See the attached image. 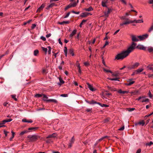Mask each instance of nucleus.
Returning a JSON list of instances; mask_svg holds the SVG:
<instances>
[{"mask_svg": "<svg viewBox=\"0 0 153 153\" xmlns=\"http://www.w3.org/2000/svg\"><path fill=\"white\" fill-rule=\"evenodd\" d=\"M139 65V63L138 62H136L134 64L131 65V66L128 67V68L129 69H134L137 67Z\"/></svg>", "mask_w": 153, "mask_h": 153, "instance_id": "nucleus-4", "label": "nucleus"}, {"mask_svg": "<svg viewBox=\"0 0 153 153\" xmlns=\"http://www.w3.org/2000/svg\"><path fill=\"white\" fill-rule=\"evenodd\" d=\"M148 95L149 97L150 98H152L153 96V95L151 94V92L150 91H149L148 93Z\"/></svg>", "mask_w": 153, "mask_h": 153, "instance_id": "nucleus-38", "label": "nucleus"}, {"mask_svg": "<svg viewBox=\"0 0 153 153\" xmlns=\"http://www.w3.org/2000/svg\"><path fill=\"white\" fill-rule=\"evenodd\" d=\"M132 40L133 42H137L139 41L137 37V38L135 36L132 35L131 36Z\"/></svg>", "mask_w": 153, "mask_h": 153, "instance_id": "nucleus-13", "label": "nucleus"}, {"mask_svg": "<svg viewBox=\"0 0 153 153\" xmlns=\"http://www.w3.org/2000/svg\"><path fill=\"white\" fill-rule=\"evenodd\" d=\"M29 131L27 130H24L21 132L19 134L20 135H22L28 132Z\"/></svg>", "mask_w": 153, "mask_h": 153, "instance_id": "nucleus-22", "label": "nucleus"}, {"mask_svg": "<svg viewBox=\"0 0 153 153\" xmlns=\"http://www.w3.org/2000/svg\"><path fill=\"white\" fill-rule=\"evenodd\" d=\"M48 53L49 54H50L51 53V48L50 46H48Z\"/></svg>", "mask_w": 153, "mask_h": 153, "instance_id": "nucleus-40", "label": "nucleus"}, {"mask_svg": "<svg viewBox=\"0 0 153 153\" xmlns=\"http://www.w3.org/2000/svg\"><path fill=\"white\" fill-rule=\"evenodd\" d=\"M108 79L109 80H115V81L118 80V78H108Z\"/></svg>", "mask_w": 153, "mask_h": 153, "instance_id": "nucleus-35", "label": "nucleus"}, {"mask_svg": "<svg viewBox=\"0 0 153 153\" xmlns=\"http://www.w3.org/2000/svg\"><path fill=\"white\" fill-rule=\"evenodd\" d=\"M149 100L148 99H143L142 102H149Z\"/></svg>", "mask_w": 153, "mask_h": 153, "instance_id": "nucleus-39", "label": "nucleus"}, {"mask_svg": "<svg viewBox=\"0 0 153 153\" xmlns=\"http://www.w3.org/2000/svg\"><path fill=\"white\" fill-rule=\"evenodd\" d=\"M41 39L44 41H45L46 40V38L43 36H41L40 38Z\"/></svg>", "mask_w": 153, "mask_h": 153, "instance_id": "nucleus-49", "label": "nucleus"}, {"mask_svg": "<svg viewBox=\"0 0 153 153\" xmlns=\"http://www.w3.org/2000/svg\"><path fill=\"white\" fill-rule=\"evenodd\" d=\"M138 124L140 125H142V126H143L145 124V122L143 120H142L138 122Z\"/></svg>", "mask_w": 153, "mask_h": 153, "instance_id": "nucleus-29", "label": "nucleus"}, {"mask_svg": "<svg viewBox=\"0 0 153 153\" xmlns=\"http://www.w3.org/2000/svg\"><path fill=\"white\" fill-rule=\"evenodd\" d=\"M130 23H131V22H128V21H126L125 22H124L123 23L120 24V26H123L124 25H127V24H129Z\"/></svg>", "mask_w": 153, "mask_h": 153, "instance_id": "nucleus-20", "label": "nucleus"}, {"mask_svg": "<svg viewBox=\"0 0 153 153\" xmlns=\"http://www.w3.org/2000/svg\"><path fill=\"white\" fill-rule=\"evenodd\" d=\"M103 70L104 71L106 72H110L111 73H112V72L111 71L106 70L105 68H103Z\"/></svg>", "mask_w": 153, "mask_h": 153, "instance_id": "nucleus-36", "label": "nucleus"}, {"mask_svg": "<svg viewBox=\"0 0 153 153\" xmlns=\"http://www.w3.org/2000/svg\"><path fill=\"white\" fill-rule=\"evenodd\" d=\"M58 78L59 79V83H58V85H59V87H60L62 84L65 83V82L62 78L61 77L59 76V77H58Z\"/></svg>", "mask_w": 153, "mask_h": 153, "instance_id": "nucleus-9", "label": "nucleus"}, {"mask_svg": "<svg viewBox=\"0 0 153 153\" xmlns=\"http://www.w3.org/2000/svg\"><path fill=\"white\" fill-rule=\"evenodd\" d=\"M85 10L86 11H90L93 10V9L91 7H90L88 8L85 9Z\"/></svg>", "mask_w": 153, "mask_h": 153, "instance_id": "nucleus-27", "label": "nucleus"}, {"mask_svg": "<svg viewBox=\"0 0 153 153\" xmlns=\"http://www.w3.org/2000/svg\"><path fill=\"white\" fill-rule=\"evenodd\" d=\"M33 122V120H27V123H32Z\"/></svg>", "mask_w": 153, "mask_h": 153, "instance_id": "nucleus-59", "label": "nucleus"}, {"mask_svg": "<svg viewBox=\"0 0 153 153\" xmlns=\"http://www.w3.org/2000/svg\"><path fill=\"white\" fill-rule=\"evenodd\" d=\"M42 50L45 52V53L46 54L48 51L47 48H45L43 47H42Z\"/></svg>", "mask_w": 153, "mask_h": 153, "instance_id": "nucleus-31", "label": "nucleus"}, {"mask_svg": "<svg viewBox=\"0 0 153 153\" xmlns=\"http://www.w3.org/2000/svg\"><path fill=\"white\" fill-rule=\"evenodd\" d=\"M4 133L5 134V137H7V134L9 133V132L6 131L4 130Z\"/></svg>", "mask_w": 153, "mask_h": 153, "instance_id": "nucleus-43", "label": "nucleus"}, {"mask_svg": "<svg viewBox=\"0 0 153 153\" xmlns=\"http://www.w3.org/2000/svg\"><path fill=\"white\" fill-rule=\"evenodd\" d=\"M11 96L13 99H14L16 101H17V99L16 98V95H11Z\"/></svg>", "mask_w": 153, "mask_h": 153, "instance_id": "nucleus-32", "label": "nucleus"}, {"mask_svg": "<svg viewBox=\"0 0 153 153\" xmlns=\"http://www.w3.org/2000/svg\"><path fill=\"white\" fill-rule=\"evenodd\" d=\"M111 9L108 8V11L105 13V15L106 17H108L111 12L112 11Z\"/></svg>", "mask_w": 153, "mask_h": 153, "instance_id": "nucleus-7", "label": "nucleus"}, {"mask_svg": "<svg viewBox=\"0 0 153 153\" xmlns=\"http://www.w3.org/2000/svg\"><path fill=\"white\" fill-rule=\"evenodd\" d=\"M1 122L3 125H4V124H5V123H7V120H6V119L3 120L2 121H1Z\"/></svg>", "mask_w": 153, "mask_h": 153, "instance_id": "nucleus-42", "label": "nucleus"}, {"mask_svg": "<svg viewBox=\"0 0 153 153\" xmlns=\"http://www.w3.org/2000/svg\"><path fill=\"white\" fill-rule=\"evenodd\" d=\"M27 138L30 140L29 142H35L40 139V136L39 135H29L27 136Z\"/></svg>", "mask_w": 153, "mask_h": 153, "instance_id": "nucleus-2", "label": "nucleus"}, {"mask_svg": "<svg viewBox=\"0 0 153 153\" xmlns=\"http://www.w3.org/2000/svg\"><path fill=\"white\" fill-rule=\"evenodd\" d=\"M71 7H71V4H69L68 5H67L66 7L65 8V10H68V9L69 8H71Z\"/></svg>", "mask_w": 153, "mask_h": 153, "instance_id": "nucleus-33", "label": "nucleus"}, {"mask_svg": "<svg viewBox=\"0 0 153 153\" xmlns=\"http://www.w3.org/2000/svg\"><path fill=\"white\" fill-rule=\"evenodd\" d=\"M77 30H73V31L71 33L70 35V37H72L73 36L75 35L76 32Z\"/></svg>", "mask_w": 153, "mask_h": 153, "instance_id": "nucleus-17", "label": "nucleus"}, {"mask_svg": "<svg viewBox=\"0 0 153 153\" xmlns=\"http://www.w3.org/2000/svg\"><path fill=\"white\" fill-rule=\"evenodd\" d=\"M43 94H36L35 95V97H42L43 96Z\"/></svg>", "mask_w": 153, "mask_h": 153, "instance_id": "nucleus-24", "label": "nucleus"}, {"mask_svg": "<svg viewBox=\"0 0 153 153\" xmlns=\"http://www.w3.org/2000/svg\"><path fill=\"white\" fill-rule=\"evenodd\" d=\"M67 94H62L60 95V96L62 97H66L67 96Z\"/></svg>", "mask_w": 153, "mask_h": 153, "instance_id": "nucleus-58", "label": "nucleus"}, {"mask_svg": "<svg viewBox=\"0 0 153 153\" xmlns=\"http://www.w3.org/2000/svg\"><path fill=\"white\" fill-rule=\"evenodd\" d=\"M148 36V35L147 34H145L142 36H137V38H139L140 40H143L146 38H147Z\"/></svg>", "mask_w": 153, "mask_h": 153, "instance_id": "nucleus-5", "label": "nucleus"}, {"mask_svg": "<svg viewBox=\"0 0 153 153\" xmlns=\"http://www.w3.org/2000/svg\"><path fill=\"white\" fill-rule=\"evenodd\" d=\"M141 22H143V21L142 20L139 19L137 20V21L136 22V23H140Z\"/></svg>", "mask_w": 153, "mask_h": 153, "instance_id": "nucleus-48", "label": "nucleus"}, {"mask_svg": "<svg viewBox=\"0 0 153 153\" xmlns=\"http://www.w3.org/2000/svg\"><path fill=\"white\" fill-rule=\"evenodd\" d=\"M58 41H59V43L61 45H62V42L61 41V39L60 38H59V39Z\"/></svg>", "mask_w": 153, "mask_h": 153, "instance_id": "nucleus-61", "label": "nucleus"}, {"mask_svg": "<svg viewBox=\"0 0 153 153\" xmlns=\"http://www.w3.org/2000/svg\"><path fill=\"white\" fill-rule=\"evenodd\" d=\"M36 26V25L35 24H33L31 27L32 29H34Z\"/></svg>", "mask_w": 153, "mask_h": 153, "instance_id": "nucleus-45", "label": "nucleus"}, {"mask_svg": "<svg viewBox=\"0 0 153 153\" xmlns=\"http://www.w3.org/2000/svg\"><path fill=\"white\" fill-rule=\"evenodd\" d=\"M74 137H73L71 139V140L70 141V142L71 143H73L74 141Z\"/></svg>", "mask_w": 153, "mask_h": 153, "instance_id": "nucleus-51", "label": "nucleus"}, {"mask_svg": "<svg viewBox=\"0 0 153 153\" xmlns=\"http://www.w3.org/2000/svg\"><path fill=\"white\" fill-rule=\"evenodd\" d=\"M39 53V51L38 50H35L34 51V55L35 56H37Z\"/></svg>", "mask_w": 153, "mask_h": 153, "instance_id": "nucleus-26", "label": "nucleus"}, {"mask_svg": "<svg viewBox=\"0 0 153 153\" xmlns=\"http://www.w3.org/2000/svg\"><path fill=\"white\" fill-rule=\"evenodd\" d=\"M51 142V139H49L46 141V143H50Z\"/></svg>", "mask_w": 153, "mask_h": 153, "instance_id": "nucleus-60", "label": "nucleus"}, {"mask_svg": "<svg viewBox=\"0 0 153 153\" xmlns=\"http://www.w3.org/2000/svg\"><path fill=\"white\" fill-rule=\"evenodd\" d=\"M128 111H131L134 110L135 109V108H128Z\"/></svg>", "mask_w": 153, "mask_h": 153, "instance_id": "nucleus-46", "label": "nucleus"}, {"mask_svg": "<svg viewBox=\"0 0 153 153\" xmlns=\"http://www.w3.org/2000/svg\"><path fill=\"white\" fill-rule=\"evenodd\" d=\"M124 129V126H123V127H122L121 128H119L118 130L120 131H123V130Z\"/></svg>", "mask_w": 153, "mask_h": 153, "instance_id": "nucleus-54", "label": "nucleus"}, {"mask_svg": "<svg viewBox=\"0 0 153 153\" xmlns=\"http://www.w3.org/2000/svg\"><path fill=\"white\" fill-rule=\"evenodd\" d=\"M134 82H135L134 81H131V79H128L127 81V82L125 84L126 85L130 86L134 84Z\"/></svg>", "mask_w": 153, "mask_h": 153, "instance_id": "nucleus-6", "label": "nucleus"}, {"mask_svg": "<svg viewBox=\"0 0 153 153\" xmlns=\"http://www.w3.org/2000/svg\"><path fill=\"white\" fill-rule=\"evenodd\" d=\"M126 19L125 20H126V21H128L129 22H133L132 21H130L129 20V19H128V18H126Z\"/></svg>", "mask_w": 153, "mask_h": 153, "instance_id": "nucleus-57", "label": "nucleus"}, {"mask_svg": "<svg viewBox=\"0 0 153 153\" xmlns=\"http://www.w3.org/2000/svg\"><path fill=\"white\" fill-rule=\"evenodd\" d=\"M71 4L72 7H74L76 6V4H77V3L75 2L72 4Z\"/></svg>", "mask_w": 153, "mask_h": 153, "instance_id": "nucleus-41", "label": "nucleus"}, {"mask_svg": "<svg viewBox=\"0 0 153 153\" xmlns=\"http://www.w3.org/2000/svg\"><path fill=\"white\" fill-rule=\"evenodd\" d=\"M153 144V143L152 141H150L149 143H147L146 144V146H151Z\"/></svg>", "mask_w": 153, "mask_h": 153, "instance_id": "nucleus-37", "label": "nucleus"}, {"mask_svg": "<svg viewBox=\"0 0 153 153\" xmlns=\"http://www.w3.org/2000/svg\"><path fill=\"white\" fill-rule=\"evenodd\" d=\"M87 20H85V19H83L82 20V22L80 23V24L79 25V26L80 27H82V25H83V24L84 23L86 22Z\"/></svg>", "mask_w": 153, "mask_h": 153, "instance_id": "nucleus-25", "label": "nucleus"}, {"mask_svg": "<svg viewBox=\"0 0 153 153\" xmlns=\"http://www.w3.org/2000/svg\"><path fill=\"white\" fill-rule=\"evenodd\" d=\"M153 30V25H152L150 28L149 30L148 31L150 32L152 30Z\"/></svg>", "mask_w": 153, "mask_h": 153, "instance_id": "nucleus-52", "label": "nucleus"}, {"mask_svg": "<svg viewBox=\"0 0 153 153\" xmlns=\"http://www.w3.org/2000/svg\"><path fill=\"white\" fill-rule=\"evenodd\" d=\"M42 73L44 74H46L47 73V72L46 71V70L44 69L42 70Z\"/></svg>", "mask_w": 153, "mask_h": 153, "instance_id": "nucleus-62", "label": "nucleus"}, {"mask_svg": "<svg viewBox=\"0 0 153 153\" xmlns=\"http://www.w3.org/2000/svg\"><path fill=\"white\" fill-rule=\"evenodd\" d=\"M136 45V43L133 42L132 45L127 50L123 51L120 53L118 54L115 57V59L117 60H122L127 57L135 48Z\"/></svg>", "mask_w": 153, "mask_h": 153, "instance_id": "nucleus-1", "label": "nucleus"}, {"mask_svg": "<svg viewBox=\"0 0 153 153\" xmlns=\"http://www.w3.org/2000/svg\"><path fill=\"white\" fill-rule=\"evenodd\" d=\"M136 48L140 50H145L146 49V48L143 45H138L136 47Z\"/></svg>", "mask_w": 153, "mask_h": 153, "instance_id": "nucleus-10", "label": "nucleus"}, {"mask_svg": "<svg viewBox=\"0 0 153 153\" xmlns=\"http://www.w3.org/2000/svg\"><path fill=\"white\" fill-rule=\"evenodd\" d=\"M72 12L74 13H75V14H79V12H76L75 11H74V10H72Z\"/></svg>", "mask_w": 153, "mask_h": 153, "instance_id": "nucleus-56", "label": "nucleus"}, {"mask_svg": "<svg viewBox=\"0 0 153 153\" xmlns=\"http://www.w3.org/2000/svg\"><path fill=\"white\" fill-rule=\"evenodd\" d=\"M7 122H10L12 120V119L11 118H10L8 119H6Z\"/></svg>", "mask_w": 153, "mask_h": 153, "instance_id": "nucleus-53", "label": "nucleus"}, {"mask_svg": "<svg viewBox=\"0 0 153 153\" xmlns=\"http://www.w3.org/2000/svg\"><path fill=\"white\" fill-rule=\"evenodd\" d=\"M141 151V150L140 149H139L137 151L136 153H140Z\"/></svg>", "mask_w": 153, "mask_h": 153, "instance_id": "nucleus-64", "label": "nucleus"}, {"mask_svg": "<svg viewBox=\"0 0 153 153\" xmlns=\"http://www.w3.org/2000/svg\"><path fill=\"white\" fill-rule=\"evenodd\" d=\"M97 104L100 105L102 107H108L109 106L108 105H107L105 104H102L100 102H98L97 103Z\"/></svg>", "mask_w": 153, "mask_h": 153, "instance_id": "nucleus-18", "label": "nucleus"}, {"mask_svg": "<svg viewBox=\"0 0 153 153\" xmlns=\"http://www.w3.org/2000/svg\"><path fill=\"white\" fill-rule=\"evenodd\" d=\"M108 0H104L102 2V6L103 7H107L105 4L107 3Z\"/></svg>", "mask_w": 153, "mask_h": 153, "instance_id": "nucleus-14", "label": "nucleus"}, {"mask_svg": "<svg viewBox=\"0 0 153 153\" xmlns=\"http://www.w3.org/2000/svg\"><path fill=\"white\" fill-rule=\"evenodd\" d=\"M51 3V4H50L51 5V6L52 7H53L54 6H57V4L56 3H53V2Z\"/></svg>", "mask_w": 153, "mask_h": 153, "instance_id": "nucleus-44", "label": "nucleus"}, {"mask_svg": "<svg viewBox=\"0 0 153 153\" xmlns=\"http://www.w3.org/2000/svg\"><path fill=\"white\" fill-rule=\"evenodd\" d=\"M38 128H39L38 127H30L28 128V130L34 131L35 130L37 129Z\"/></svg>", "mask_w": 153, "mask_h": 153, "instance_id": "nucleus-16", "label": "nucleus"}, {"mask_svg": "<svg viewBox=\"0 0 153 153\" xmlns=\"http://www.w3.org/2000/svg\"><path fill=\"white\" fill-rule=\"evenodd\" d=\"M70 12L68 13L65 16L64 18H66L68 17L70 14Z\"/></svg>", "mask_w": 153, "mask_h": 153, "instance_id": "nucleus-55", "label": "nucleus"}, {"mask_svg": "<svg viewBox=\"0 0 153 153\" xmlns=\"http://www.w3.org/2000/svg\"><path fill=\"white\" fill-rule=\"evenodd\" d=\"M143 70V69H139L136 70V74H137L138 73L141 72Z\"/></svg>", "mask_w": 153, "mask_h": 153, "instance_id": "nucleus-23", "label": "nucleus"}, {"mask_svg": "<svg viewBox=\"0 0 153 153\" xmlns=\"http://www.w3.org/2000/svg\"><path fill=\"white\" fill-rule=\"evenodd\" d=\"M51 5H50V4H49V5L46 8V9H47V10H48L49 9L51 8V7H52L51 6Z\"/></svg>", "mask_w": 153, "mask_h": 153, "instance_id": "nucleus-47", "label": "nucleus"}, {"mask_svg": "<svg viewBox=\"0 0 153 153\" xmlns=\"http://www.w3.org/2000/svg\"><path fill=\"white\" fill-rule=\"evenodd\" d=\"M107 88L109 90H111V91H114V90L113 88H112L111 87H109V86H108Z\"/></svg>", "mask_w": 153, "mask_h": 153, "instance_id": "nucleus-50", "label": "nucleus"}, {"mask_svg": "<svg viewBox=\"0 0 153 153\" xmlns=\"http://www.w3.org/2000/svg\"><path fill=\"white\" fill-rule=\"evenodd\" d=\"M48 97L46 96V95H43V98L42 100L46 102H56V101L55 100L53 99H48Z\"/></svg>", "mask_w": 153, "mask_h": 153, "instance_id": "nucleus-3", "label": "nucleus"}, {"mask_svg": "<svg viewBox=\"0 0 153 153\" xmlns=\"http://www.w3.org/2000/svg\"><path fill=\"white\" fill-rule=\"evenodd\" d=\"M3 105L5 106L8 107L10 105V104L8 103V102H5L3 103Z\"/></svg>", "mask_w": 153, "mask_h": 153, "instance_id": "nucleus-28", "label": "nucleus"}, {"mask_svg": "<svg viewBox=\"0 0 153 153\" xmlns=\"http://www.w3.org/2000/svg\"><path fill=\"white\" fill-rule=\"evenodd\" d=\"M45 6V4H42L41 5L38 9L37 10V12H40L42 10H43Z\"/></svg>", "mask_w": 153, "mask_h": 153, "instance_id": "nucleus-12", "label": "nucleus"}, {"mask_svg": "<svg viewBox=\"0 0 153 153\" xmlns=\"http://www.w3.org/2000/svg\"><path fill=\"white\" fill-rule=\"evenodd\" d=\"M89 14V13H82V14L81 15V16L82 17H85L87 16Z\"/></svg>", "mask_w": 153, "mask_h": 153, "instance_id": "nucleus-21", "label": "nucleus"}, {"mask_svg": "<svg viewBox=\"0 0 153 153\" xmlns=\"http://www.w3.org/2000/svg\"><path fill=\"white\" fill-rule=\"evenodd\" d=\"M148 51L150 53L153 52V48L152 47L149 48L148 49Z\"/></svg>", "mask_w": 153, "mask_h": 153, "instance_id": "nucleus-34", "label": "nucleus"}, {"mask_svg": "<svg viewBox=\"0 0 153 153\" xmlns=\"http://www.w3.org/2000/svg\"><path fill=\"white\" fill-rule=\"evenodd\" d=\"M73 52V49L72 48L70 49L69 50V53L70 54H71L72 56H74V55Z\"/></svg>", "mask_w": 153, "mask_h": 153, "instance_id": "nucleus-19", "label": "nucleus"}, {"mask_svg": "<svg viewBox=\"0 0 153 153\" xmlns=\"http://www.w3.org/2000/svg\"><path fill=\"white\" fill-rule=\"evenodd\" d=\"M57 134L56 133H53L52 134H50L48 135L47 137H46V138H54L56 137L57 136Z\"/></svg>", "mask_w": 153, "mask_h": 153, "instance_id": "nucleus-8", "label": "nucleus"}, {"mask_svg": "<svg viewBox=\"0 0 153 153\" xmlns=\"http://www.w3.org/2000/svg\"><path fill=\"white\" fill-rule=\"evenodd\" d=\"M88 87L91 91H93L95 90L96 89L94 88L89 83H87Z\"/></svg>", "mask_w": 153, "mask_h": 153, "instance_id": "nucleus-11", "label": "nucleus"}, {"mask_svg": "<svg viewBox=\"0 0 153 153\" xmlns=\"http://www.w3.org/2000/svg\"><path fill=\"white\" fill-rule=\"evenodd\" d=\"M149 3L150 4H152L153 3V0H149Z\"/></svg>", "mask_w": 153, "mask_h": 153, "instance_id": "nucleus-63", "label": "nucleus"}, {"mask_svg": "<svg viewBox=\"0 0 153 153\" xmlns=\"http://www.w3.org/2000/svg\"><path fill=\"white\" fill-rule=\"evenodd\" d=\"M147 68H148L149 70H152L153 69V65H149L148 66H147Z\"/></svg>", "mask_w": 153, "mask_h": 153, "instance_id": "nucleus-30", "label": "nucleus"}, {"mask_svg": "<svg viewBox=\"0 0 153 153\" xmlns=\"http://www.w3.org/2000/svg\"><path fill=\"white\" fill-rule=\"evenodd\" d=\"M87 102L90 104H97V102L96 101H94L93 100H92L91 101H87Z\"/></svg>", "mask_w": 153, "mask_h": 153, "instance_id": "nucleus-15", "label": "nucleus"}]
</instances>
